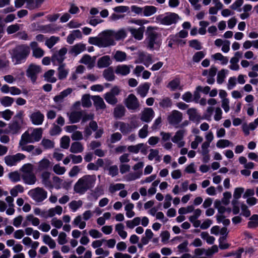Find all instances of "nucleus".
Listing matches in <instances>:
<instances>
[{
    "label": "nucleus",
    "instance_id": "obj_21",
    "mask_svg": "<svg viewBox=\"0 0 258 258\" xmlns=\"http://www.w3.org/2000/svg\"><path fill=\"white\" fill-rule=\"evenodd\" d=\"M139 58L141 62L148 67L150 64L152 63V56L149 54H146L144 52H140L139 54Z\"/></svg>",
    "mask_w": 258,
    "mask_h": 258
},
{
    "label": "nucleus",
    "instance_id": "obj_52",
    "mask_svg": "<svg viewBox=\"0 0 258 258\" xmlns=\"http://www.w3.org/2000/svg\"><path fill=\"white\" fill-rule=\"evenodd\" d=\"M9 177L13 182L20 180V176L18 171L11 172L9 174Z\"/></svg>",
    "mask_w": 258,
    "mask_h": 258
},
{
    "label": "nucleus",
    "instance_id": "obj_9",
    "mask_svg": "<svg viewBox=\"0 0 258 258\" xmlns=\"http://www.w3.org/2000/svg\"><path fill=\"white\" fill-rule=\"evenodd\" d=\"M41 71V68L39 66L30 64L26 70V76L29 78L31 82L34 84L37 79V75Z\"/></svg>",
    "mask_w": 258,
    "mask_h": 258
},
{
    "label": "nucleus",
    "instance_id": "obj_1",
    "mask_svg": "<svg viewBox=\"0 0 258 258\" xmlns=\"http://www.w3.org/2000/svg\"><path fill=\"white\" fill-rule=\"evenodd\" d=\"M30 52V47L25 44L18 45L10 52L12 62L15 65L24 62Z\"/></svg>",
    "mask_w": 258,
    "mask_h": 258
},
{
    "label": "nucleus",
    "instance_id": "obj_16",
    "mask_svg": "<svg viewBox=\"0 0 258 258\" xmlns=\"http://www.w3.org/2000/svg\"><path fill=\"white\" fill-rule=\"evenodd\" d=\"M92 99L94 102V105L97 110L104 109L106 106L103 99L98 95L92 96Z\"/></svg>",
    "mask_w": 258,
    "mask_h": 258
},
{
    "label": "nucleus",
    "instance_id": "obj_50",
    "mask_svg": "<svg viewBox=\"0 0 258 258\" xmlns=\"http://www.w3.org/2000/svg\"><path fill=\"white\" fill-rule=\"evenodd\" d=\"M44 149H51L54 147V143L49 139H43L41 143Z\"/></svg>",
    "mask_w": 258,
    "mask_h": 258
},
{
    "label": "nucleus",
    "instance_id": "obj_12",
    "mask_svg": "<svg viewBox=\"0 0 258 258\" xmlns=\"http://www.w3.org/2000/svg\"><path fill=\"white\" fill-rule=\"evenodd\" d=\"M182 119V114L179 111L174 110L167 117V120L170 124L175 125L179 124Z\"/></svg>",
    "mask_w": 258,
    "mask_h": 258
},
{
    "label": "nucleus",
    "instance_id": "obj_32",
    "mask_svg": "<svg viewBox=\"0 0 258 258\" xmlns=\"http://www.w3.org/2000/svg\"><path fill=\"white\" fill-rule=\"evenodd\" d=\"M39 30L43 33H51L54 32L55 30V25L49 24L45 25H41L39 26Z\"/></svg>",
    "mask_w": 258,
    "mask_h": 258
},
{
    "label": "nucleus",
    "instance_id": "obj_64",
    "mask_svg": "<svg viewBox=\"0 0 258 258\" xmlns=\"http://www.w3.org/2000/svg\"><path fill=\"white\" fill-rule=\"evenodd\" d=\"M241 210H242L241 214L243 216H244L245 217H248L250 216V214H251L250 211L248 209L247 206L245 204H244L243 203L241 204Z\"/></svg>",
    "mask_w": 258,
    "mask_h": 258
},
{
    "label": "nucleus",
    "instance_id": "obj_29",
    "mask_svg": "<svg viewBox=\"0 0 258 258\" xmlns=\"http://www.w3.org/2000/svg\"><path fill=\"white\" fill-rule=\"evenodd\" d=\"M83 113L81 111H74L70 114L69 118L71 123H75L79 122L82 118Z\"/></svg>",
    "mask_w": 258,
    "mask_h": 258
},
{
    "label": "nucleus",
    "instance_id": "obj_51",
    "mask_svg": "<svg viewBox=\"0 0 258 258\" xmlns=\"http://www.w3.org/2000/svg\"><path fill=\"white\" fill-rule=\"evenodd\" d=\"M159 105L162 108H168L169 107H171L172 105V102L171 99L168 98L166 97L164 99H163L160 102Z\"/></svg>",
    "mask_w": 258,
    "mask_h": 258
},
{
    "label": "nucleus",
    "instance_id": "obj_37",
    "mask_svg": "<svg viewBox=\"0 0 258 258\" xmlns=\"http://www.w3.org/2000/svg\"><path fill=\"white\" fill-rule=\"evenodd\" d=\"M251 221H249L247 224V227L249 228H254L258 226V215L254 214L250 218Z\"/></svg>",
    "mask_w": 258,
    "mask_h": 258
},
{
    "label": "nucleus",
    "instance_id": "obj_39",
    "mask_svg": "<svg viewBox=\"0 0 258 258\" xmlns=\"http://www.w3.org/2000/svg\"><path fill=\"white\" fill-rule=\"evenodd\" d=\"M180 83V81L179 78H175L172 80L167 86V88H169L171 91H175L179 87Z\"/></svg>",
    "mask_w": 258,
    "mask_h": 258
},
{
    "label": "nucleus",
    "instance_id": "obj_36",
    "mask_svg": "<svg viewBox=\"0 0 258 258\" xmlns=\"http://www.w3.org/2000/svg\"><path fill=\"white\" fill-rule=\"evenodd\" d=\"M59 40V37L52 36L46 40L45 45L51 49Z\"/></svg>",
    "mask_w": 258,
    "mask_h": 258
},
{
    "label": "nucleus",
    "instance_id": "obj_26",
    "mask_svg": "<svg viewBox=\"0 0 258 258\" xmlns=\"http://www.w3.org/2000/svg\"><path fill=\"white\" fill-rule=\"evenodd\" d=\"M34 143L31 135L28 132H25L21 136L19 142V146L26 145L28 143Z\"/></svg>",
    "mask_w": 258,
    "mask_h": 258
},
{
    "label": "nucleus",
    "instance_id": "obj_53",
    "mask_svg": "<svg viewBox=\"0 0 258 258\" xmlns=\"http://www.w3.org/2000/svg\"><path fill=\"white\" fill-rule=\"evenodd\" d=\"M205 53L203 51H198L195 53L192 57V60L195 62H199L205 57Z\"/></svg>",
    "mask_w": 258,
    "mask_h": 258
},
{
    "label": "nucleus",
    "instance_id": "obj_14",
    "mask_svg": "<svg viewBox=\"0 0 258 258\" xmlns=\"http://www.w3.org/2000/svg\"><path fill=\"white\" fill-rule=\"evenodd\" d=\"M154 116V111L152 108H146L142 112L141 120L144 122H150Z\"/></svg>",
    "mask_w": 258,
    "mask_h": 258
},
{
    "label": "nucleus",
    "instance_id": "obj_43",
    "mask_svg": "<svg viewBox=\"0 0 258 258\" xmlns=\"http://www.w3.org/2000/svg\"><path fill=\"white\" fill-rule=\"evenodd\" d=\"M113 36L116 40H119L125 38L126 33L124 29H121L116 32L114 31Z\"/></svg>",
    "mask_w": 258,
    "mask_h": 258
},
{
    "label": "nucleus",
    "instance_id": "obj_30",
    "mask_svg": "<svg viewBox=\"0 0 258 258\" xmlns=\"http://www.w3.org/2000/svg\"><path fill=\"white\" fill-rule=\"evenodd\" d=\"M65 63L59 64L58 68V78L59 80H63L67 77L69 71L64 69Z\"/></svg>",
    "mask_w": 258,
    "mask_h": 258
},
{
    "label": "nucleus",
    "instance_id": "obj_47",
    "mask_svg": "<svg viewBox=\"0 0 258 258\" xmlns=\"http://www.w3.org/2000/svg\"><path fill=\"white\" fill-rule=\"evenodd\" d=\"M232 143L228 140H219L216 144V146L219 148H224L229 146Z\"/></svg>",
    "mask_w": 258,
    "mask_h": 258
},
{
    "label": "nucleus",
    "instance_id": "obj_58",
    "mask_svg": "<svg viewBox=\"0 0 258 258\" xmlns=\"http://www.w3.org/2000/svg\"><path fill=\"white\" fill-rule=\"evenodd\" d=\"M26 220L28 221H31L33 226H38L40 223L39 219L38 218L34 217L32 214L27 216Z\"/></svg>",
    "mask_w": 258,
    "mask_h": 258
},
{
    "label": "nucleus",
    "instance_id": "obj_18",
    "mask_svg": "<svg viewBox=\"0 0 258 258\" xmlns=\"http://www.w3.org/2000/svg\"><path fill=\"white\" fill-rule=\"evenodd\" d=\"M126 109L122 104H118L114 108L113 114L116 118H120L125 115Z\"/></svg>",
    "mask_w": 258,
    "mask_h": 258
},
{
    "label": "nucleus",
    "instance_id": "obj_60",
    "mask_svg": "<svg viewBox=\"0 0 258 258\" xmlns=\"http://www.w3.org/2000/svg\"><path fill=\"white\" fill-rule=\"evenodd\" d=\"M243 187H236L234 189L233 198L235 199H239L241 198L242 194L244 192Z\"/></svg>",
    "mask_w": 258,
    "mask_h": 258
},
{
    "label": "nucleus",
    "instance_id": "obj_20",
    "mask_svg": "<svg viewBox=\"0 0 258 258\" xmlns=\"http://www.w3.org/2000/svg\"><path fill=\"white\" fill-rule=\"evenodd\" d=\"M103 76L107 81L111 82L114 81L115 79V76L114 74L113 68L110 67L104 70L103 72Z\"/></svg>",
    "mask_w": 258,
    "mask_h": 258
},
{
    "label": "nucleus",
    "instance_id": "obj_46",
    "mask_svg": "<svg viewBox=\"0 0 258 258\" xmlns=\"http://www.w3.org/2000/svg\"><path fill=\"white\" fill-rule=\"evenodd\" d=\"M70 142V139L69 136H64L61 138L60 140V147L67 149L69 147Z\"/></svg>",
    "mask_w": 258,
    "mask_h": 258
},
{
    "label": "nucleus",
    "instance_id": "obj_22",
    "mask_svg": "<svg viewBox=\"0 0 258 258\" xmlns=\"http://www.w3.org/2000/svg\"><path fill=\"white\" fill-rule=\"evenodd\" d=\"M150 84L148 83H145L143 85H140L137 88V92L141 97H145L149 90Z\"/></svg>",
    "mask_w": 258,
    "mask_h": 258
},
{
    "label": "nucleus",
    "instance_id": "obj_13",
    "mask_svg": "<svg viewBox=\"0 0 258 258\" xmlns=\"http://www.w3.org/2000/svg\"><path fill=\"white\" fill-rule=\"evenodd\" d=\"M29 117L32 123L37 125L42 124L44 118V115L39 110L33 112Z\"/></svg>",
    "mask_w": 258,
    "mask_h": 258
},
{
    "label": "nucleus",
    "instance_id": "obj_35",
    "mask_svg": "<svg viewBox=\"0 0 258 258\" xmlns=\"http://www.w3.org/2000/svg\"><path fill=\"white\" fill-rule=\"evenodd\" d=\"M54 70H49L45 72L43 75L45 80L50 83H55L56 81V79L54 77H52L54 74Z\"/></svg>",
    "mask_w": 258,
    "mask_h": 258
},
{
    "label": "nucleus",
    "instance_id": "obj_38",
    "mask_svg": "<svg viewBox=\"0 0 258 258\" xmlns=\"http://www.w3.org/2000/svg\"><path fill=\"white\" fill-rule=\"evenodd\" d=\"M142 175V171H139L136 172H131L126 175V179L128 181L135 180L139 178Z\"/></svg>",
    "mask_w": 258,
    "mask_h": 258
},
{
    "label": "nucleus",
    "instance_id": "obj_40",
    "mask_svg": "<svg viewBox=\"0 0 258 258\" xmlns=\"http://www.w3.org/2000/svg\"><path fill=\"white\" fill-rule=\"evenodd\" d=\"M1 103L5 107L12 105L14 101L13 98L9 96H5L0 99Z\"/></svg>",
    "mask_w": 258,
    "mask_h": 258
},
{
    "label": "nucleus",
    "instance_id": "obj_15",
    "mask_svg": "<svg viewBox=\"0 0 258 258\" xmlns=\"http://www.w3.org/2000/svg\"><path fill=\"white\" fill-rule=\"evenodd\" d=\"M145 27H140L138 29L128 27L127 30L130 31L132 35L137 40H141L143 38V34L145 31Z\"/></svg>",
    "mask_w": 258,
    "mask_h": 258
},
{
    "label": "nucleus",
    "instance_id": "obj_41",
    "mask_svg": "<svg viewBox=\"0 0 258 258\" xmlns=\"http://www.w3.org/2000/svg\"><path fill=\"white\" fill-rule=\"evenodd\" d=\"M82 105L84 107L89 108L91 106L92 103L90 100L89 94H84L82 97Z\"/></svg>",
    "mask_w": 258,
    "mask_h": 258
},
{
    "label": "nucleus",
    "instance_id": "obj_45",
    "mask_svg": "<svg viewBox=\"0 0 258 258\" xmlns=\"http://www.w3.org/2000/svg\"><path fill=\"white\" fill-rule=\"evenodd\" d=\"M144 146L143 143H140L136 145L129 146L127 150L129 152L137 154L139 153L140 150Z\"/></svg>",
    "mask_w": 258,
    "mask_h": 258
},
{
    "label": "nucleus",
    "instance_id": "obj_7",
    "mask_svg": "<svg viewBox=\"0 0 258 258\" xmlns=\"http://www.w3.org/2000/svg\"><path fill=\"white\" fill-rule=\"evenodd\" d=\"M124 103L128 110L133 112L138 110L140 106L138 98L134 94H129L124 100Z\"/></svg>",
    "mask_w": 258,
    "mask_h": 258
},
{
    "label": "nucleus",
    "instance_id": "obj_25",
    "mask_svg": "<svg viewBox=\"0 0 258 258\" xmlns=\"http://www.w3.org/2000/svg\"><path fill=\"white\" fill-rule=\"evenodd\" d=\"M115 73L117 75L126 76L130 73V69L125 64L118 65L116 67Z\"/></svg>",
    "mask_w": 258,
    "mask_h": 258
},
{
    "label": "nucleus",
    "instance_id": "obj_33",
    "mask_svg": "<svg viewBox=\"0 0 258 258\" xmlns=\"http://www.w3.org/2000/svg\"><path fill=\"white\" fill-rule=\"evenodd\" d=\"M143 14L145 16H150L157 11V8L153 6H146L143 8Z\"/></svg>",
    "mask_w": 258,
    "mask_h": 258
},
{
    "label": "nucleus",
    "instance_id": "obj_28",
    "mask_svg": "<svg viewBox=\"0 0 258 258\" xmlns=\"http://www.w3.org/2000/svg\"><path fill=\"white\" fill-rule=\"evenodd\" d=\"M83 150L84 147L80 142H75L72 144L70 151L73 153H78L82 152Z\"/></svg>",
    "mask_w": 258,
    "mask_h": 258
},
{
    "label": "nucleus",
    "instance_id": "obj_23",
    "mask_svg": "<svg viewBox=\"0 0 258 258\" xmlns=\"http://www.w3.org/2000/svg\"><path fill=\"white\" fill-rule=\"evenodd\" d=\"M187 113L189 115V118L192 121L199 122L201 119V116L198 114L197 109L194 108H189L187 111Z\"/></svg>",
    "mask_w": 258,
    "mask_h": 258
},
{
    "label": "nucleus",
    "instance_id": "obj_44",
    "mask_svg": "<svg viewBox=\"0 0 258 258\" xmlns=\"http://www.w3.org/2000/svg\"><path fill=\"white\" fill-rule=\"evenodd\" d=\"M88 42L90 44L98 46L99 47H103L102 41L100 37H90L89 38Z\"/></svg>",
    "mask_w": 258,
    "mask_h": 258
},
{
    "label": "nucleus",
    "instance_id": "obj_34",
    "mask_svg": "<svg viewBox=\"0 0 258 258\" xmlns=\"http://www.w3.org/2000/svg\"><path fill=\"white\" fill-rule=\"evenodd\" d=\"M104 98L108 104L112 105H114L118 102L117 98L108 92L104 94Z\"/></svg>",
    "mask_w": 258,
    "mask_h": 258
},
{
    "label": "nucleus",
    "instance_id": "obj_11",
    "mask_svg": "<svg viewBox=\"0 0 258 258\" xmlns=\"http://www.w3.org/2000/svg\"><path fill=\"white\" fill-rule=\"evenodd\" d=\"M26 156L22 153H17L14 155H8L5 157L6 164L9 166L15 165L16 164L22 160L24 159Z\"/></svg>",
    "mask_w": 258,
    "mask_h": 258
},
{
    "label": "nucleus",
    "instance_id": "obj_62",
    "mask_svg": "<svg viewBox=\"0 0 258 258\" xmlns=\"http://www.w3.org/2000/svg\"><path fill=\"white\" fill-rule=\"evenodd\" d=\"M225 78V73L224 69L219 71L217 75V82L218 84H221L223 83Z\"/></svg>",
    "mask_w": 258,
    "mask_h": 258
},
{
    "label": "nucleus",
    "instance_id": "obj_3",
    "mask_svg": "<svg viewBox=\"0 0 258 258\" xmlns=\"http://www.w3.org/2000/svg\"><path fill=\"white\" fill-rule=\"evenodd\" d=\"M23 111H20L13 117L11 122L9 124L8 128L4 130L5 134H18L22 127L24 122Z\"/></svg>",
    "mask_w": 258,
    "mask_h": 258
},
{
    "label": "nucleus",
    "instance_id": "obj_59",
    "mask_svg": "<svg viewBox=\"0 0 258 258\" xmlns=\"http://www.w3.org/2000/svg\"><path fill=\"white\" fill-rule=\"evenodd\" d=\"M53 171L58 175L63 174L66 171L64 167H61L59 164H56L53 166Z\"/></svg>",
    "mask_w": 258,
    "mask_h": 258
},
{
    "label": "nucleus",
    "instance_id": "obj_48",
    "mask_svg": "<svg viewBox=\"0 0 258 258\" xmlns=\"http://www.w3.org/2000/svg\"><path fill=\"white\" fill-rule=\"evenodd\" d=\"M114 57L117 61H122L126 59V54L124 52L117 51Z\"/></svg>",
    "mask_w": 258,
    "mask_h": 258
},
{
    "label": "nucleus",
    "instance_id": "obj_57",
    "mask_svg": "<svg viewBox=\"0 0 258 258\" xmlns=\"http://www.w3.org/2000/svg\"><path fill=\"white\" fill-rule=\"evenodd\" d=\"M189 46L195 48L196 50L202 49L201 43L197 39L191 40L189 41Z\"/></svg>",
    "mask_w": 258,
    "mask_h": 258
},
{
    "label": "nucleus",
    "instance_id": "obj_19",
    "mask_svg": "<svg viewBox=\"0 0 258 258\" xmlns=\"http://www.w3.org/2000/svg\"><path fill=\"white\" fill-rule=\"evenodd\" d=\"M85 45L81 43H78L72 46L69 51V53L77 56L85 49Z\"/></svg>",
    "mask_w": 258,
    "mask_h": 258
},
{
    "label": "nucleus",
    "instance_id": "obj_4",
    "mask_svg": "<svg viewBox=\"0 0 258 258\" xmlns=\"http://www.w3.org/2000/svg\"><path fill=\"white\" fill-rule=\"evenodd\" d=\"M153 28L149 26L147 28V37L145 42L146 44L147 48L151 50H159L161 44L160 40H157L158 34L157 32L153 31Z\"/></svg>",
    "mask_w": 258,
    "mask_h": 258
},
{
    "label": "nucleus",
    "instance_id": "obj_49",
    "mask_svg": "<svg viewBox=\"0 0 258 258\" xmlns=\"http://www.w3.org/2000/svg\"><path fill=\"white\" fill-rule=\"evenodd\" d=\"M82 201L79 200L78 201H73L69 204L70 208L73 211H76L82 205Z\"/></svg>",
    "mask_w": 258,
    "mask_h": 258
},
{
    "label": "nucleus",
    "instance_id": "obj_31",
    "mask_svg": "<svg viewBox=\"0 0 258 258\" xmlns=\"http://www.w3.org/2000/svg\"><path fill=\"white\" fill-rule=\"evenodd\" d=\"M42 130L41 128H35L31 134L32 139L34 142H38L42 138Z\"/></svg>",
    "mask_w": 258,
    "mask_h": 258
},
{
    "label": "nucleus",
    "instance_id": "obj_55",
    "mask_svg": "<svg viewBox=\"0 0 258 258\" xmlns=\"http://www.w3.org/2000/svg\"><path fill=\"white\" fill-rule=\"evenodd\" d=\"M202 87L198 86L197 87L196 90L194 92V99L192 101H194L196 103H198L199 99L201 97L200 92L202 91Z\"/></svg>",
    "mask_w": 258,
    "mask_h": 258
},
{
    "label": "nucleus",
    "instance_id": "obj_2",
    "mask_svg": "<svg viewBox=\"0 0 258 258\" xmlns=\"http://www.w3.org/2000/svg\"><path fill=\"white\" fill-rule=\"evenodd\" d=\"M96 181L95 175H86L80 178L75 183L74 190L80 195L84 194L88 189L93 188Z\"/></svg>",
    "mask_w": 258,
    "mask_h": 258
},
{
    "label": "nucleus",
    "instance_id": "obj_17",
    "mask_svg": "<svg viewBox=\"0 0 258 258\" xmlns=\"http://www.w3.org/2000/svg\"><path fill=\"white\" fill-rule=\"evenodd\" d=\"M112 61L109 55H104L99 58L97 61V67L99 68H107L111 63Z\"/></svg>",
    "mask_w": 258,
    "mask_h": 258
},
{
    "label": "nucleus",
    "instance_id": "obj_5",
    "mask_svg": "<svg viewBox=\"0 0 258 258\" xmlns=\"http://www.w3.org/2000/svg\"><path fill=\"white\" fill-rule=\"evenodd\" d=\"M179 19L178 14L172 12L166 13L165 15H159L156 18V20L164 25L175 24Z\"/></svg>",
    "mask_w": 258,
    "mask_h": 258
},
{
    "label": "nucleus",
    "instance_id": "obj_8",
    "mask_svg": "<svg viewBox=\"0 0 258 258\" xmlns=\"http://www.w3.org/2000/svg\"><path fill=\"white\" fill-rule=\"evenodd\" d=\"M29 195L34 201L40 203L46 199L47 192L43 188L38 187L30 190Z\"/></svg>",
    "mask_w": 258,
    "mask_h": 258
},
{
    "label": "nucleus",
    "instance_id": "obj_54",
    "mask_svg": "<svg viewBox=\"0 0 258 258\" xmlns=\"http://www.w3.org/2000/svg\"><path fill=\"white\" fill-rule=\"evenodd\" d=\"M50 165V161L47 159H43L39 162V168L40 170L46 169Z\"/></svg>",
    "mask_w": 258,
    "mask_h": 258
},
{
    "label": "nucleus",
    "instance_id": "obj_63",
    "mask_svg": "<svg viewBox=\"0 0 258 258\" xmlns=\"http://www.w3.org/2000/svg\"><path fill=\"white\" fill-rule=\"evenodd\" d=\"M231 198V194L229 191H226L223 193V198L221 202L225 205H227L229 203V199Z\"/></svg>",
    "mask_w": 258,
    "mask_h": 258
},
{
    "label": "nucleus",
    "instance_id": "obj_61",
    "mask_svg": "<svg viewBox=\"0 0 258 258\" xmlns=\"http://www.w3.org/2000/svg\"><path fill=\"white\" fill-rule=\"evenodd\" d=\"M1 113L3 118L6 120H9L13 115L14 112L10 109H6V110L2 111Z\"/></svg>",
    "mask_w": 258,
    "mask_h": 258
},
{
    "label": "nucleus",
    "instance_id": "obj_10",
    "mask_svg": "<svg viewBox=\"0 0 258 258\" xmlns=\"http://www.w3.org/2000/svg\"><path fill=\"white\" fill-rule=\"evenodd\" d=\"M68 52V49L64 47L61 48L59 51H55L53 52L51 60L54 65L56 61L59 64L63 63V61L66 59L65 55Z\"/></svg>",
    "mask_w": 258,
    "mask_h": 258
},
{
    "label": "nucleus",
    "instance_id": "obj_24",
    "mask_svg": "<svg viewBox=\"0 0 258 258\" xmlns=\"http://www.w3.org/2000/svg\"><path fill=\"white\" fill-rule=\"evenodd\" d=\"M22 178L25 183L29 185L34 184L36 180L35 175L31 172L27 174H23L22 175Z\"/></svg>",
    "mask_w": 258,
    "mask_h": 258
},
{
    "label": "nucleus",
    "instance_id": "obj_27",
    "mask_svg": "<svg viewBox=\"0 0 258 258\" xmlns=\"http://www.w3.org/2000/svg\"><path fill=\"white\" fill-rule=\"evenodd\" d=\"M119 130L123 135H126L133 131V128L131 127L129 123L124 122H119Z\"/></svg>",
    "mask_w": 258,
    "mask_h": 258
},
{
    "label": "nucleus",
    "instance_id": "obj_56",
    "mask_svg": "<svg viewBox=\"0 0 258 258\" xmlns=\"http://www.w3.org/2000/svg\"><path fill=\"white\" fill-rule=\"evenodd\" d=\"M20 27L18 24L11 25L7 27V32L8 34H11L18 31Z\"/></svg>",
    "mask_w": 258,
    "mask_h": 258
},
{
    "label": "nucleus",
    "instance_id": "obj_6",
    "mask_svg": "<svg viewBox=\"0 0 258 258\" xmlns=\"http://www.w3.org/2000/svg\"><path fill=\"white\" fill-rule=\"evenodd\" d=\"M114 31L112 30H104L101 33L100 37L103 47H106L111 45H114L115 42L113 38Z\"/></svg>",
    "mask_w": 258,
    "mask_h": 258
},
{
    "label": "nucleus",
    "instance_id": "obj_42",
    "mask_svg": "<svg viewBox=\"0 0 258 258\" xmlns=\"http://www.w3.org/2000/svg\"><path fill=\"white\" fill-rule=\"evenodd\" d=\"M184 131L183 130L177 131L175 135L171 139L172 141L174 143H177L178 141H181L183 138Z\"/></svg>",
    "mask_w": 258,
    "mask_h": 258
}]
</instances>
